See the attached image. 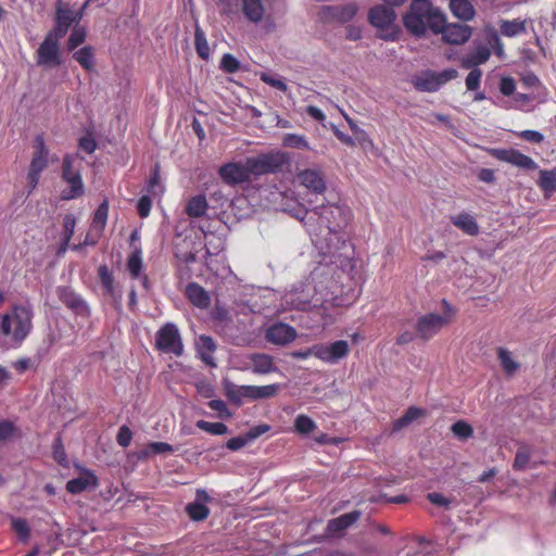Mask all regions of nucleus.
Returning a JSON list of instances; mask_svg holds the SVG:
<instances>
[{
	"instance_id": "nucleus-1",
	"label": "nucleus",
	"mask_w": 556,
	"mask_h": 556,
	"mask_svg": "<svg viewBox=\"0 0 556 556\" xmlns=\"http://www.w3.org/2000/svg\"><path fill=\"white\" fill-rule=\"evenodd\" d=\"M301 220L312 242L326 254L345 243L343 233L353 220V212L348 205L328 202L306 211Z\"/></svg>"
},
{
	"instance_id": "nucleus-2",
	"label": "nucleus",
	"mask_w": 556,
	"mask_h": 556,
	"mask_svg": "<svg viewBox=\"0 0 556 556\" xmlns=\"http://www.w3.org/2000/svg\"><path fill=\"white\" fill-rule=\"evenodd\" d=\"M443 21V13L429 0H413L409 10L403 16L405 28L413 35L421 37L428 27H435Z\"/></svg>"
},
{
	"instance_id": "nucleus-3",
	"label": "nucleus",
	"mask_w": 556,
	"mask_h": 556,
	"mask_svg": "<svg viewBox=\"0 0 556 556\" xmlns=\"http://www.w3.org/2000/svg\"><path fill=\"white\" fill-rule=\"evenodd\" d=\"M34 313L29 306L14 305L2 316L1 333L10 338L11 346L18 348L33 329Z\"/></svg>"
},
{
	"instance_id": "nucleus-4",
	"label": "nucleus",
	"mask_w": 556,
	"mask_h": 556,
	"mask_svg": "<svg viewBox=\"0 0 556 556\" xmlns=\"http://www.w3.org/2000/svg\"><path fill=\"white\" fill-rule=\"evenodd\" d=\"M50 163V150L46 144L43 135L39 134L34 138L31 159L26 174V191L30 195L37 188L41 174Z\"/></svg>"
},
{
	"instance_id": "nucleus-5",
	"label": "nucleus",
	"mask_w": 556,
	"mask_h": 556,
	"mask_svg": "<svg viewBox=\"0 0 556 556\" xmlns=\"http://www.w3.org/2000/svg\"><path fill=\"white\" fill-rule=\"evenodd\" d=\"M78 154L66 153L62 159L61 179L67 185L61 191L60 198L64 201L78 199L85 194V185L79 168L75 167Z\"/></svg>"
},
{
	"instance_id": "nucleus-6",
	"label": "nucleus",
	"mask_w": 556,
	"mask_h": 556,
	"mask_svg": "<svg viewBox=\"0 0 556 556\" xmlns=\"http://www.w3.org/2000/svg\"><path fill=\"white\" fill-rule=\"evenodd\" d=\"M290 159L287 153L271 151L248 157L249 168L253 176L280 173L289 165Z\"/></svg>"
},
{
	"instance_id": "nucleus-7",
	"label": "nucleus",
	"mask_w": 556,
	"mask_h": 556,
	"mask_svg": "<svg viewBox=\"0 0 556 556\" xmlns=\"http://www.w3.org/2000/svg\"><path fill=\"white\" fill-rule=\"evenodd\" d=\"M442 305L444 308V315L430 313L422 315L417 319L416 332L420 339L425 341L430 340L438 334L444 326L450 324L454 309L446 300L442 301Z\"/></svg>"
},
{
	"instance_id": "nucleus-8",
	"label": "nucleus",
	"mask_w": 556,
	"mask_h": 556,
	"mask_svg": "<svg viewBox=\"0 0 556 556\" xmlns=\"http://www.w3.org/2000/svg\"><path fill=\"white\" fill-rule=\"evenodd\" d=\"M396 20V13L393 8L378 4L368 12V22L381 31L380 36L387 40H395L397 30L392 26Z\"/></svg>"
},
{
	"instance_id": "nucleus-9",
	"label": "nucleus",
	"mask_w": 556,
	"mask_h": 556,
	"mask_svg": "<svg viewBox=\"0 0 556 556\" xmlns=\"http://www.w3.org/2000/svg\"><path fill=\"white\" fill-rule=\"evenodd\" d=\"M155 349L165 354L179 357L184 353V343L177 326L166 323L155 333Z\"/></svg>"
},
{
	"instance_id": "nucleus-10",
	"label": "nucleus",
	"mask_w": 556,
	"mask_h": 556,
	"mask_svg": "<svg viewBox=\"0 0 556 556\" xmlns=\"http://www.w3.org/2000/svg\"><path fill=\"white\" fill-rule=\"evenodd\" d=\"M457 76L458 72L454 68H446L439 73L428 70L414 76L412 84L418 91L435 92L441 88V86L452 79H455Z\"/></svg>"
},
{
	"instance_id": "nucleus-11",
	"label": "nucleus",
	"mask_w": 556,
	"mask_h": 556,
	"mask_svg": "<svg viewBox=\"0 0 556 556\" xmlns=\"http://www.w3.org/2000/svg\"><path fill=\"white\" fill-rule=\"evenodd\" d=\"M36 63L45 68H52L62 64V54L60 51V41L45 36L35 53Z\"/></svg>"
},
{
	"instance_id": "nucleus-12",
	"label": "nucleus",
	"mask_w": 556,
	"mask_h": 556,
	"mask_svg": "<svg viewBox=\"0 0 556 556\" xmlns=\"http://www.w3.org/2000/svg\"><path fill=\"white\" fill-rule=\"evenodd\" d=\"M434 34H442V39L446 43L451 45H463L471 37V28L464 24H446L445 15L443 14V21L439 24L438 29L435 27H428Z\"/></svg>"
},
{
	"instance_id": "nucleus-13",
	"label": "nucleus",
	"mask_w": 556,
	"mask_h": 556,
	"mask_svg": "<svg viewBox=\"0 0 556 556\" xmlns=\"http://www.w3.org/2000/svg\"><path fill=\"white\" fill-rule=\"evenodd\" d=\"M490 154L497 161L511 164L513 166L523 170H535L538 168V164L532 157L513 148L492 149Z\"/></svg>"
},
{
	"instance_id": "nucleus-14",
	"label": "nucleus",
	"mask_w": 556,
	"mask_h": 556,
	"mask_svg": "<svg viewBox=\"0 0 556 556\" xmlns=\"http://www.w3.org/2000/svg\"><path fill=\"white\" fill-rule=\"evenodd\" d=\"M315 357L327 364H337L350 353V345L345 340H338L330 344H315Z\"/></svg>"
},
{
	"instance_id": "nucleus-15",
	"label": "nucleus",
	"mask_w": 556,
	"mask_h": 556,
	"mask_svg": "<svg viewBox=\"0 0 556 556\" xmlns=\"http://www.w3.org/2000/svg\"><path fill=\"white\" fill-rule=\"evenodd\" d=\"M222 179L231 186L250 182L253 174L249 168L248 159L244 163H227L219 168Z\"/></svg>"
},
{
	"instance_id": "nucleus-16",
	"label": "nucleus",
	"mask_w": 556,
	"mask_h": 556,
	"mask_svg": "<svg viewBox=\"0 0 556 556\" xmlns=\"http://www.w3.org/2000/svg\"><path fill=\"white\" fill-rule=\"evenodd\" d=\"M358 7L356 3H348L344 5H326L319 10L318 16L320 21L327 23H346L356 15Z\"/></svg>"
},
{
	"instance_id": "nucleus-17",
	"label": "nucleus",
	"mask_w": 556,
	"mask_h": 556,
	"mask_svg": "<svg viewBox=\"0 0 556 556\" xmlns=\"http://www.w3.org/2000/svg\"><path fill=\"white\" fill-rule=\"evenodd\" d=\"M300 184L315 194H323L326 191L324 174L318 169H304L298 174Z\"/></svg>"
},
{
	"instance_id": "nucleus-18",
	"label": "nucleus",
	"mask_w": 556,
	"mask_h": 556,
	"mask_svg": "<svg viewBox=\"0 0 556 556\" xmlns=\"http://www.w3.org/2000/svg\"><path fill=\"white\" fill-rule=\"evenodd\" d=\"M296 337V331L293 327L283 324V323H277L273 326H270L266 330L265 338L268 342L278 344V345H285L290 342H292Z\"/></svg>"
},
{
	"instance_id": "nucleus-19",
	"label": "nucleus",
	"mask_w": 556,
	"mask_h": 556,
	"mask_svg": "<svg viewBox=\"0 0 556 556\" xmlns=\"http://www.w3.org/2000/svg\"><path fill=\"white\" fill-rule=\"evenodd\" d=\"M60 301L75 314L80 316H89L90 309L85 300L68 288H62L59 290Z\"/></svg>"
},
{
	"instance_id": "nucleus-20",
	"label": "nucleus",
	"mask_w": 556,
	"mask_h": 556,
	"mask_svg": "<svg viewBox=\"0 0 556 556\" xmlns=\"http://www.w3.org/2000/svg\"><path fill=\"white\" fill-rule=\"evenodd\" d=\"M99 486V479L90 469H85L78 478L71 479L66 482L65 489L70 494H80L89 488Z\"/></svg>"
},
{
	"instance_id": "nucleus-21",
	"label": "nucleus",
	"mask_w": 556,
	"mask_h": 556,
	"mask_svg": "<svg viewBox=\"0 0 556 556\" xmlns=\"http://www.w3.org/2000/svg\"><path fill=\"white\" fill-rule=\"evenodd\" d=\"M362 516L359 510H353L343 514L337 518L330 519L327 523L326 531L330 535L342 536L343 532L353 526Z\"/></svg>"
},
{
	"instance_id": "nucleus-22",
	"label": "nucleus",
	"mask_w": 556,
	"mask_h": 556,
	"mask_svg": "<svg viewBox=\"0 0 556 556\" xmlns=\"http://www.w3.org/2000/svg\"><path fill=\"white\" fill-rule=\"evenodd\" d=\"M250 368L254 374L267 375L277 371L274 357L265 353H253L248 356Z\"/></svg>"
},
{
	"instance_id": "nucleus-23",
	"label": "nucleus",
	"mask_w": 556,
	"mask_h": 556,
	"mask_svg": "<svg viewBox=\"0 0 556 556\" xmlns=\"http://www.w3.org/2000/svg\"><path fill=\"white\" fill-rule=\"evenodd\" d=\"M451 223L465 235L475 237L480 232V227L476 218L469 213L462 212L457 215L451 216Z\"/></svg>"
},
{
	"instance_id": "nucleus-24",
	"label": "nucleus",
	"mask_w": 556,
	"mask_h": 556,
	"mask_svg": "<svg viewBox=\"0 0 556 556\" xmlns=\"http://www.w3.org/2000/svg\"><path fill=\"white\" fill-rule=\"evenodd\" d=\"M187 299L197 307L206 308L211 304L207 291L197 282H190L186 287Z\"/></svg>"
},
{
	"instance_id": "nucleus-25",
	"label": "nucleus",
	"mask_w": 556,
	"mask_h": 556,
	"mask_svg": "<svg viewBox=\"0 0 556 556\" xmlns=\"http://www.w3.org/2000/svg\"><path fill=\"white\" fill-rule=\"evenodd\" d=\"M280 386L277 383L267 386H245L243 395L251 401L274 397L278 394Z\"/></svg>"
},
{
	"instance_id": "nucleus-26",
	"label": "nucleus",
	"mask_w": 556,
	"mask_h": 556,
	"mask_svg": "<svg viewBox=\"0 0 556 556\" xmlns=\"http://www.w3.org/2000/svg\"><path fill=\"white\" fill-rule=\"evenodd\" d=\"M491 56V51L485 46H480L473 51L466 54L462 60L460 64L464 68H477V66L484 64Z\"/></svg>"
},
{
	"instance_id": "nucleus-27",
	"label": "nucleus",
	"mask_w": 556,
	"mask_h": 556,
	"mask_svg": "<svg viewBox=\"0 0 556 556\" xmlns=\"http://www.w3.org/2000/svg\"><path fill=\"white\" fill-rule=\"evenodd\" d=\"M264 0H241L244 16L253 23H258L265 14Z\"/></svg>"
},
{
	"instance_id": "nucleus-28",
	"label": "nucleus",
	"mask_w": 556,
	"mask_h": 556,
	"mask_svg": "<svg viewBox=\"0 0 556 556\" xmlns=\"http://www.w3.org/2000/svg\"><path fill=\"white\" fill-rule=\"evenodd\" d=\"M207 207L208 205L205 195L198 194L188 200L185 213L191 218H199L205 215Z\"/></svg>"
},
{
	"instance_id": "nucleus-29",
	"label": "nucleus",
	"mask_w": 556,
	"mask_h": 556,
	"mask_svg": "<svg viewBox=\"0 0 556 556\" xmlns=\"http://www.w3.org/2000/svg\"><path fill=\"white\" fill-rule=\"evenodd\" d=\"M545 195L556 191V166L553 169H541L536 181Z\"/></svg>"
},
{
	"instance_id": "nucleus-30",
	"label": "nucleus",
	"mask_w": 556,
	"mask_h": 556,
	"mask_svg": "<svg viewBox=\"0 0 556 556\" xmlns=\"http://www.w3.org/2000/svg\"><path fill=\"white\" fill-rule=\"evenodd\" d=\"M127 270L131 279H138L143 271L142 250L140 247L134 249L127 258Z\"/></svg>"
},
{
	"instance_id": "nucleus-31",
	"label": "nucleus",
	"mask_w": 556,
	"mask_h": 556,
	"mask_svg": "<svg viewBox=\"0 0 556 556\" xmlns=\"http://www.w3.org/2000/svg\"><path fill=\"white\" fill-rule=\"evenodd\" d=\"M109 207L110 205L106 199L99 204L92 217L90 226L91 231H98V233H102L104 231L109 216Z\"/></svg>"
},
{
	"instance_id": "nucleus-32",
	"label": "nucleus",
	"mask_w": 556,
	"mask_h": 556,
	"mask_svg": "<svg viewBox=\"0 0 556 556\" xmlns=\"http://www.w3.org/2000/svg\"><path fill=\"white\" fill-rule=\"evenodd\" d=\"M198 349L201 355V359L207 365L215 366L213 362V353L216 350V344L210 336H200Z\"/></svg>"
},
{
	"instance_id": "nucleus-33",
	"label": "nucleus",
	"mask_w": 556,
	"mask_h": 556,
	"mask_svg": "<svg viewBox=\"0 0 556 556\" xmlns=\"http://www.w3.org/2000/svg\"><path fill=\"white\" fill-rule=\"evenodd\" d=\"M426 416V410L422 408H418L415 406H410L407 408V410L404 413V415L392 424V430L393 431H400L401 429L407 427L410 425L414 420H416L419 417Z\"/></svg>"
},
{
	"instance_id": "nucleus-34",
	"label": "nucleus",
	"mask_w": 556,
	"mask_h": 556,
	"mask_svg": "<svg viewBox=\"0 0 556 556\" xmlns=\"http://www.w3.org/2000/svg\"><path fill=\"white\" fill-rule=\"evenodd\" d=\"M452 13L463 21H469L475 16V9L468 0H451Z\"/></svg>"
},
{
	"instance_id": "nucleus-35",
	"label": "nucleus",
	"mask_w": 556,
	"mask_h": 556,
	"mask_svg": "<svg viewBox=\"0 0 556 556\" xmlns=\"http://www.w3.org/2000/svg\"><path fill=\"white\" fill-rule=\"evenodd\" d=\"M73 58L80 66L86 71H92L94 67L93 48L91 46H85L81 49L74 52Z\"/></svg>"
},
{
	"instance_id": "nucleus-36",
	"label": "nucleus",
	"mask_w": 556,
	"mask_h": 556,
	"mask_svg": "<svg viewBox=\"0 0 556 556\" xmlns=\"http://www.w3.org/2000/svg\"><path fill=\"white\" fill-rule=\"evenodd\" d=\"M175 450L173 445L166 442H150L138 455L139 459L148 458L154 454L173 453Z\"/></svg>"
},
{
	"instance_id": "nucleus-37",
	"label": "nucleus",
	"mask_w": 556,
	"mask_h": 556,
	"mask_svg": "<svg viewBox=\"0 0 556 556\" xmlns=\"http://www.w3.org/2000/svg\"><path fill=\"white\" fill-rule=\"evenodd\" d=\"M530 459H531L530 447L525 444L520 445L516 452L513 468L515 470L523 471L529 467H534L535 465H530Z\"/></svg>"
},
{
	"instance_id": "nucleus-38",
	"label": "nucleus",
	"mask_w": 556,
	"mask_h": 556,
	"mask_svg": "<svg viewBox=\"0 0 556 556\" xmlns=\"http://www.w3.org/2000/svg\"><path fill=\"white\" fill-rule=\"evenodd\" d=\"M194 46L198 55L203 59L207 60L211 54L210 46L206 40L204 31L201 29V27L197 24L194 29Z\"/></svg>"
},
{
	"instance_id": "nucleus-39",
	"label": "nucleus",
	"mask_w": 556,
	"mask_h": 556,
	"mask_svg": "<svg viewBox=\"0 0 556 556\" xmlns=\"http://www.w3.org/2000/svg\"><path fill=\"white\" fill-rule=\"evenodd\" d=\"M497 357L501 362L503 370L508 376L514 375L520 367V364L513 359L511 353L504 348H500L497 350Z\"/></svg>"
},
{
	"instance_id": "nucleus-40",
	"label": "nucleus",
	"mask_w": 556,
	"mask_h": 556,
	"mask_svg": "<svg viewBox=\"0 0 556 556\" xmlns=\"http://www.w3.org/2000/svg\"><path fill=\"white\" fill-rule=\"evenodd\" d=\"M500 29L503 36L515 37L526 31V22L519 20L503 21Z\"/></svg>"
},
{
	"instance_id": "nucleus-41",
	"label": "nucleus",
	"mask_w": 556,
	"mask_h": 556,
	"mask_svg": "<svg viewBox=\"0 0 556 556\" xmlns=\"http://www.w3.org/2000/svg\"><path fill=\"white\" fill-rule=\"evenodd\" d=\"M186 513L191 520L203 521L208 517L210 509L203 503L193 502L186 506Z\"/></svg>"
},
{
	"instance_id": "nucleus-42",
	"label": "nucleus",
	"mask_w": 556,
	"mask_h": 556,
	"mask_svg": "<svg viewBox=\"0 0 556 556\" xmlns=\"http://www.w3.org/2000/svg\"><path fill=\"white\" fill-rule=\"evenodd\" d=\"M98 277L100 279L101 286L104 289L105 293L113 296L114 295V277L106 265L99 266Z\"/></svg>"
},
{
	"instance_id": "nucleus-43",
	"label": "nucleus",
	"mask_w": 556,
	"mask_h": 556,
	"mask_svg": "<svg viewBox=\"0 0 556 556\" xmlns=\"http://www.w3.org/2000/svg\"><path fill=\"white\" fill-rule=\"evenodd\" d=\"M55 20L61 23H65L71 27L73 23L79 22L80 15L76 14L68 8L62 7L61 1H59L55 12Z\"/></svg>"
},
{
	"instance_id": "nucleus-44",
	"label": "nucleus",
	"mask_w": 556,
	"mask_h": 556,
	"mask_svg": "<svg viewBox=\"0 0 556 556\" xmlns=\"http://www.w3.org/2000/svg\"><path fill=\"white\" fill-rule=\"evenodd\" d=\"M195 425L200 430L213 435H223L228 432V427L223 422H210L201 419Z\"/></svg>"
},
{
	"instance_id": "nucleus-45",
	"label": "nucleus",
	"mask_w": 556,
	"mask_h": 556,
	"mask_svg": "<svg viewBox=\"0 0 556 556\" xmlns=\"http://www.w3.org/2000/svg\"><path fill=\"white\" fill-rule=\"evenodd\" d=\"M11 528L22 542H27L30 536V528L26 519L12 518Z\"/></svg>"
},
{
	"instance_id": "nucleus-46",
	"label": "nucleus",
	"mask_w": 556,
	"mask_h": 556,
	"mask_svg": "<svg viewBox=\"0 0 556 556\" xmlns=\"http://www.w3.org/2000/svg\"><path fill=\"white\" fill-rule=\"evenodd\" d=\"M294 428L301 434H308L316 429V422L311 417L301 414L294 420Z\"/></svg>"
},
{
	"instance_id": "nucleus-47",
	"label": "nucleus",
	"mask_w": 556,
	"mask_h": 556,
	"mask_svg": "<svg viewBox=\"0 0 556 556\" xmlns=\"http://www.w3.org/2000/svg\"><path fill=\"white\" fill-rule=\"evenodd\" d=\"M453 434L459 440H467L473 434L472 427L465 420H458L451 427Z\"/></svg>"
},
{
	"instance_id": "nucleus-48",
	"label": "nucleus",
	"mask_w": 556,
	"mask_h": 556,
	"mask_svg": "<svg viewBox=\"0 0 556 556\" xmlns=\"http://www.w3.org/2000/svg\"><path fill=\"white\" fill-rule=\"evenodd\" d=\"M86 39V31L83 27H75L67 40V50L74 51Z\"/></svg>"
},
{
	"instance_id": "nucleus-49",
	"label": "nucleus",
	"mask_w": 556,
	"mask_h": 556,
	"mask_svg": "<svg viewBox=\"0 0 556 556\" xmlns=\"http://www.w3.org/2000/svg\"><path fill=\"white\" fill-rule=\"evenodd\" d=\"M220 68L228 74L237 73L240 68V62L230 53L223 55Z\"/></svg>"
},
{
	"instance_id": "nucleus-50",
	"label": "nucleus",
	"mask_w": 556,
	"mask_h": 556,
	"mask_svg": "<svg viewBox=\"0 0 556 556\" xmlns=\"http://www.w3.org/2000/svg\"><path fill=\"white\" fill-rule=\"evenodd\" d=\"M52 453L53 458L58 464L62 466L67 464V456L60 437H58L53 442Z\"/></svg>"
},
{
	"instance_id": "nucleus-51",
	"label": "nucleus",
	"mask_w": 556,
	"mask_h": 556,
	"mask_svg": "<svg viewBox=\"0 0 556 556\" xmlns=\"http://www.w3.org/2000/svg\"><path fill=\"white\" fill-rule=\"evenodd\" d=\"M482 72L479 68H471L466 77V88L470 91L478 90L481 84Z\"/></svg>"
},
{
	"instance_id": "nucleus-52",
	"label": "nucleus",
	"mask_w": 556,
	"mask_h": 556,
	"mask_svg": "<svg viewBox=\"0 0 556 556\" xmlns=\"http://www.w3.org/2000/svg\"><path fill=\"white\" fill-rule=\"evenodd\" d=\"M76 227V218L73 214H66L63 219V238L71 241Z\"/></svg>"
},
{
	"instance_id": "nucleus-53",
	"label": "nucleus",
	"mask_w": 556,
	"mask_h": 556,
	"mask_svg": "<svg viewBox=\"0 0 556 556\" xmlns=\"http://www.w3.org/2000/svg\"><path fill=\"white\" fill-rule=\"evenodd\" d=\"M132 440V431L130 428L126 425L122 426L118 429L117 435H116V442L122 447H128Z\"/></svg>"
},
{
	"instance_id": "nucleus-54",
	"label": "nucleus",
	"mask_w": 556,
	"mask_h": 556,
	"mask_svg": "<svg viewBox=\"0 0 556 556\" xmlns=\"http://www.w3.org/2000/svg\"><path fill=\"white\" fill-rule=\"evenodd\" d=\"M282 143L290 148H307V142L303 136L288 134L285 136Z\"/></svg>"
},
{
	"instance_id": "nucleus-55",
	"label": "nucleus",
	"mask_w": 556,
	"mask_h": 556,
	"mask_svg": "<svg viewBox=\"0 0 556 556\" xmlns=\"http://www.w3.org/2000/svg\"><path fill=\"white\" fill-rule=\"evenodd\" d=\"M369 501L371 503H378L380 501H383L386 503H391V504H406L409 502V497L405 494H401V495H396V496H388L386 494L383 495H380L378 497H370Z\"/></svg>"
},
{
	"instance_id": "nucleus-56",
	"label": "nucleus",
	"mask_w": 556,
	"mask_h": 556,
	"mask_svg": "<svg viewBox=\"0 0 556 556\" xmlns=\"http://www.w3.org/2000/svg\"><path fill=\"white\" fill-rule=\"evenodd\" d=\"M500 91L506 97L514 96L516 92L515 79L510 76L503 77L500 81Z\"/></svg>"
},
{
	"instance_id": "nucleus-57",
	"label": "nucleus",
	"mask_w": 556,
	"mask_h": 556,
	"mask_svg": "<svg viewBox=\"0 0 556 556\" xmlns=\"http://www.w3.org/2000/svg\"><path fill=\"white\" fill-rule=\"evenodd\" d=\"M152 207V200L149 195H142L137 203V211L141 218L149 216Z\"/></svg>"
},
{
	"instance_id": "nucleus-58",
	"label": "nucleus",
	"mask_w": 556,
	"mask_h": 556,
	"mask_svg": "<svg viewBox=\"0 0 556 556\" xmlns=\"http://www.w3.org/2000/svg\"><path fill=\"white\" fill-rule=\"evenodd\" d=\"M70 26L55 20V26L47 33V36L60 41L68 31Z\"/></svg>"
},
{
	"instance_id": "nucleus-59",
	"label": "nucleus",
	"mask_w": 556,
	"mask_h": 556,
	"mask_svg": "<svg viewBox=\"0 0 556 556\" xmlns=\"http://www.w3.org/2000/svg\"><path fill=\"white\" fill-rule=\"evenodd\" d=\"M78 147L80 150L85 151L88 154H91L97 149V142L92 135L88 134L84 137H81L78 141Z\"/></svg>"
},
{
	"instance_id": "nucleus-60",
	"label": "nucleus",
	"mask_w": 556,
	"mask_h": 556,
	"mask_svg": "<svg viewBox=\"0 0 556 556\" xmlns=\"http://www.w3.org/2000/svg\"><path fill=\"white\" fill-rule=\"evenodd\" d=\"M245 389V386L236 387L232 389L227 390V397L229 401L236 405H241L242 400L247 399V395H243V391Z\"/></svg>"
},
{
	"instance_id": "nucleus-61",
	"label": "nucleus",
	"mask_w": 556,
	"mask_h": 556,
	"mask_svg": "<svg viewBox=\"0 0 556 556\" xmlns=\"http://www.w3.org/2000/svg\"><path fill=\"white\" fill-rule=\"evenodd\" d=\"M15 430H16V428L12 421L1 420L0 421V442L10 439L14 434Z\"/></svg>"
},
{
	"instance_id": "nucleus-62",
	"label": "nucleus",
	"mask_w": 556,
	"mask_h": 556,
	"mask_svg": "<svg viewBox=\"0 0 556 556\" xmlns=\"http://www.w3.org/2000/svg\"><path fill=\"white\" fill-rule=\"evenodd\" d=\"M270 430V426L266 424L256 425L254 427H251L247 432L248 440L253 441L257 439L258 437L263 435L264 433L268 432Z\"/></svg>"
},
{
	"instance_id": "nucleus-63",
	"label": "nucleus",
	"mask_w": 556,
	"mask_h": 556,
	"mask_svg": "<svg viewBox=\"0 0 556 556\" xmlns=\"http://www.w3.org/2000/svg\"><path fill=\"white\" fill-rule=\"evenodd\" d=\"M427 498L429 500V502L431 504L437 505V506H442L445 508H450V506L452 504V500L445 497L443 494L438 493V492L429 493L427 495Z\"/></svg>"
},
{
	"instance_id": "nucleus-64",
	"label": "nucleus",
	"mask_w": 556,
	"mask_h": 556,
	"mask_svg": "<svg viewBox=\"0 0 556 556\" xmlns=\"http://www.w3.org/2000/svg\"><path fill=\"white\" fill-rule=\"evenodd\" d=\"M518 136L519 138L533 143H541L544 140V136L538 130H522Z\"/></svg>"
}]
</instances>
